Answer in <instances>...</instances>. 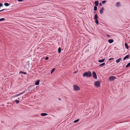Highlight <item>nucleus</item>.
<instances>
[{
	"label": "nucleus",
	"instance_id": "obj_23",
	"mask_svg": "<svg viewBox=\"0 0 130 130\" xmlns=\"http://www.w3.org/2000/svg\"><path fill=\"white\" fill-rule=\"evenodd\" d=\"M61 49L60 47H59L58 48V52L59 53H60L61 52Z\"/></svg>",
	"mask_w": 130,
	"mask_h": 130
},
{
	"label": "nucleus",
	"instance_id": "obj_32",
	"mask_svg": "<svg viewBox=\"0 0 130 130\" xmlns=\"http://www.w3.org/2000/svg\"><path fill=\"white\" fill-rule=\"evenodd\" d=\"M23 73L24 74H25V75H26V74L27 73L26 72H23Z\"/></svg>",
	"mask_w": 130,
	"mask_h": 130
},
{
	"label": "nucleus",
	"instance_id": "obj_16",
	"mask_svg": "<svg viewBox=\"0 0 130 130\" xmlns=\"http://www.w3.org/2000/svg\"><path fill=\"white\" fill-rule=\"evenodd\" d=\"M125 45L126 48L127 49H128V45H127V44L126 43H125Z\"/></svg>",
	"mask_w": 130,
	"mask_h": 130
},
{
	"label": "nucleus",
	"instance_id": "obj_10",
	"mask_svg": "<svg viewBox=\"0 0 130 130\" xmlns=\"http://www.w3.org/2000/svg\"><path fill=\"white\" fill-rule=\"evenodd\" d=\"M108 42L110 43H111L113 42V40L112 39H110L108 40Z\"/></svg>",
	"mask_w": 130,
	"mask_h": 130
},
{
	"label": "nucleus",
	"instance_id": "obj_42",
	"mask_svg": "<svg viewBox=\"0 0 130 130\" xmlns=\"http://www.w3.org/2000/svg\"><path fill=\"white\" fill-rule=\"evenodd\" d=\"M95 12H94V13H95Z\"/></svg>",
	"mask_w": 130,
	"mask_h": 130
},
{
	"label": "nucleus",
	"instance_id": "obj_37",
	"mask_svg": "<svg viewBox=\"0 0 130 130\" xmlns=\"http://www.w3.org/2000/svg\"><path fill=\"white\" fill-rule=\"evenodd\" d=\"M23 72L20 71V73H23Z\"/></svg>",
	"mask_w": 130,
	"mask_h": 130
},
{
	"label": "nucleus",
	"instance_id": "obj_39",
	"mask_svg": "<svg viewBox=\"0 0 130 130\" xmlns=\"http://www.w3.org/2000/svg\"><path fill=\"white\" fill-rule=\"evenodd\" d=\"M77 71H76V72H74L73 73L74 74V73H77Z\"/></svg>",
	"mask_w": 130,
	"mask_h": 130
},
{
	"label": "nucleus",
	"instance_id": "obj_4",
	"mask_svg": "<svg viewBox=\"0 0 130 130\" xmlns=\"http://www.w3.org/2000/svg\"><path fill=\"white\" fill-rule=\"evenodd\" d=\"M93 77L95 79H96L97 78V76L96 74L95 71H93L92 72V73Z\"/></svg>",
	"mask_w": 130,
	"mask_h": 130
},
{
	"label": "nucleus",
	"instance_id": "obj_28",
	"mask_svg": "<svg viewBox=\"0 0 130 130\" xmlns=\"http://www.w3.org/2000/svg\"><path fill=\"white\" fill-rule=\"evenodd\" d=\"M5 19L4 18H2L0 19V21L5 20Z\"/></svg>",
	"mask_w": 130,
	"mask_h": 130
},
{
	"label": "nucleus",
	"instance_id": "obj_18",
	"mask_svg": "<svg viewBox=\"0 0 130 130\" xmlns=\"http://www.w3.org/2000/svg\"><path fill=\"white\" fill-rule=\"evenodd\" d=\"M105 63H103L102 64H100V65H99V67H101V66L103 67L105 65Z\"/></svg>",
	"mask_w": 130,
	"mask_h": 130
},
{
	"label": "nucleus",
	"instance_id": "obj_19",
	"mask_svg": "<svg viewBox=\"0 0 130 130\" xmlns=\"http://www.w3.org/2000/svg\"><path fill=\"white\" fill-rule=\"evenodd\" d=\"M120 3L119 2H117L116 4V5L117 6L119 7L120 6Z\"/></svg>",
	"mask_w": 130,
	"mask_h": 130
},
{
	"label": "nucleus",
	"instance_id": "obj_2",
	"mask_svg": "<svg viewBox=\"0 0 130 130\" xmlns=\"http://www.w3.org/2000/svg\"><path fill=\"white\" fill-rule=\"evenodd\" d=\"M73 87L74 90L75 91H78L80 89L79 87L76 85H74Z\"/></svg>",
	"mask_w": 130,
	"mask_h": 130
},
{
	"label": "nucleus",
	"instance_id": "obj_7",
	"mask_svg": "<svg viewBox=\"0 0 130 130\" xmlns=\"http://www.w3.org/2000/svg\"><path fill=\"white\" fill-rule=\"evenodd\" d=\"M99 2L98 1H95L94 2V4L95 6H98L99 4Z\"/></svg>",
	"mask_w": 130,
	"mask_h": 130
},
{
	"label": "nucleus",
	"instance_id": "obj_5",
	"mask_svg": "<svg viewBox=\"0 0 130 130\" xmlns=\"http://www.w3.org/2000/svg\"><path fill=\"white\" fill-rule=\"evenodd\" d=\"M108 79L110 81H112L114 80L115 79V78L114 76H110L109 77Z\"/></svg>",
	"mask_w": 130,
	"mask_h": 130
},
{
	"label": "nucleus",
	"instance_id": "obj_30",
	"mask_svg": "<svg viewBox=\"0 0 130 130\" xmlns=\"http://www.w3.org/2000/svg\"><path fill=\"white\" fill-rule=\"evenodd\" d=\"M114 59V58H110L109 59V61H110V60H113Z\"/></svg>",
	"mask_w": 130,
	"mask_h": 130
},
{
	"label": "nucleus",
	"instance_id": "obj_9",
	"mask_svg": "<svg viewBox=\"0 0 130 130\" xmlns=\"http://www.w3.org/2000/svg\"><path fill=\"white\" fill-rule=\"evenodd\" d=\"M40 80H38L35 83V84L36 85H37L39 84V82H40Z\"/></svg>",
	"mask_w": 130,
	"mask_h": 130
},
{
	"label": "nucleus",
	"instance_id": "obj_25",
	"mask_svg": "<svg viewBox=\"0 0 130 130\" xmlns=\"http://www.w3.org/2000/svg\"><path fill=\"white\" fill-rule=\"evenodd\" d=\"M55 70V68H54V69H53L51 71V74H52L53 73V72Z\"/></svg>",
	"mask_w": 130,
	"mask_h": 130
},
{
	"label": "nucleus",
	"instance_id": "obj_38",
	"mask_svg": "<svg viewBox=\"0 0 130 130\" xmlns=\"http://www.w3.org/2000/svg\"><path fill=\"white\" fill-rule=\"evenodd\" d=\"M5 10V9H3V10H0V12L1 11H3V10Z\"/></svg>",
	"mask_w": 130,
	"mask_h": 130
},
{
	"label": "nucleus",
	"instance_id": "obj_26",
	"mask_svg": "<svg viewBox=\"0 0 130 130\" xmlns=\"http://www.w3.org/2000/svg\"><path fill=\"white\" fill-rule=\"evenodd\" d=\"M15 101L17 104H18L19 103V101L18 100H16Z\"/></svg>",
	"mask_w": 130,
	"mask_h": 130
},
{
	"label": "nucleus",
	"instance_id": "obj_20",
	"mask_svg": "<svg viewBox=\"0 0 130 130\" xmlns=\"http://www.w3.org/2000/svg\"><path fill=\"white\" fill-rule=\"evenodd\" d=\"M96 6H95L94 7V10L95 11H96L97 10V7Z\"/></svg>",
	"mask_w": 130,
	"mask_h": 130
},
{
	"label": "nucleus",
	"instance_id": "obj_1",
	"mask_svg": "<svg viewBox=\"0 0 130 130\" xmlns=\"http://www.w3.org/2000/svg\"><path fill=\"white\" fill-rule=\"evenodd\" d=\"M84 77L86 76L88 77H90L92 76V74L90 71H88L85 72L83 74Z\"/></svg>",
	"mask_w": 130,
	"mask_h": 130
},
{
	"label": "nucleus",
	"instance_id": "obj_6",
	"mask_svg": "<svg viewBox=\"0 0 130 130\" xmlns=\"http://www.w3.org/2000/svg\"><path fill=\"white\" fill-rule=\"evenodd\" d=\"M104 10V8L103 7H102L100 10V14H102L103 13Z\"/></svg>",
	"mask_w": 130,
	"mask_h": 130
},
{
	"label": "nucleus",
	"instance_id": "obj_8",
	"mask_svg": "<svg viewBox=\"0 0 130 130\" xmlns=\"http://www.w3.org/2000/svg\"><path fill=\"white\" fill-rule=\"evenodd\" d=\"M121 60V58H119V59H118L116 60V63H118Z\"/></svg>",
	"mask_w": 130,
	"mask_h": 130
},
{
	"label": "nucleus",
	"instance_id": "obj_35",
	"mask_svg": "<svg viewBox=\"0 0 130 130\" xmlns=\"http://www.w3.org/2000/svg\"><path fill=\"white\" fill-rule=\"evenodd\" d=\"M22 98H23V97H22V98H21V97H20V98H18V99H20H20H22Z\"/></svg>",
	"mask_w": 130,
	"mask_h": 130
},
{
	"label": "nucleus",
	"instance_id": "obj_24",
	"mask_svg": "<svg viewBox=\"0 0 130 130\" xmlns=\"http://www.w3.org/2000/svg\"><path fill=\"white\" fill-rule=\"evenodd\" d=\"M4 5L6 6H8L9 5V4L8 3H5L4 4Z\"/></svg>",
	"mask_w": 130,
	"mask_h": 130
},
{
	"label": "nucleus",
	"instance_id": "obj_14",
	"mask_svg": "<svg viewBox=\"0 0 130 130\" xmlns=\"http://www.w3.org/2000/svg\"><path fill=\"white\" fill-rule=\"evenodd\" d=\"M105 59H103L99 60L98 61V62H102L104 61Z\"/></svg>",
	"mask_w": 130,
	"mask_h": 130
},
{
	"label": "nucleus",
	"instance_id": "obj_29",
	"mask_svg": "<svg viewBox=\"0 0 130 130\" xmlns=\"http://www.w3.org/2000/svg\"><path fill=\"white\" fill-rule=\"evenodd\" d=\"M106 1H103L102 2L103 4H104L105 3H106Z\"/></svg>",
	"mask_w": 130,
	"mask_h": 130
},
{
	"label": "nucleus",
	"instance_id": "obj_40",
	"mask_svg": "<svg viewBox=\"0 0 130 130\" xmlns=\"http://www.w3.org/2000/svg\"><path fill=\"white\" fill-rule=\"evenodd\" d=\"M24 92H25V91H23V92H22L21 93H22V94H23V93H24Z\"/></svg>",
	"mask_w": 130,
	"mask_h": 130
},
{
	"label": "nucleus",
	"instance_id": "obj_34",
	"mask_svg": "<svg viewBox=\"0 0 130 130\" xmlns=\"http://www.w3.org/2000/svg\"><path fill=\"white\" fill-rule=\"evenodd\" d=\"M48 59V58L47 57H46V58H45V59L46 60H47Z\"/></svg>",
	"mask_w": 130,
	"mask_h": 130
},
{
	"label": "nucleus",
	"instance_id": "obj_17",
	"mask_svg": "<svg viewBox=\"0 0 130 130\" xmlns=\"http://www.w3.org/2000/svg\"><path fill=\"white\" fill-rule=\"evenodd\" d=\"M47 115V114L46 113H42L41 114V115L42 116H45Z\"/></svg>",
	"mask_w": 130,
	"mask_h": 130
},
{
	"label": "nucleus",
	"instance_id": "obj_31",
	"mask_svg": "<svg viewBox=\"0 0 130 130\" xmlns=\"http://www.w3.org/2000/svg\"><path fill=\"white\" fill-rule=\"evenodd\" d=\"M3 6V5L2 4L0 3V7L2 6Z\"/></svg>",
	"mask_w": 130,
	"mask_h": 130
},
{
	"label": "nucleus",
	"instance_id": "obj_13",
	"mask_svg": "<svg viewBox=\"0 0 130 130\" xmlns=\"http://www.w3.org/2000/svg\"><path fill=\"white\" fill-rule=\"evenodd\" d=\"M98 16L97 14H95L94 16V19L95 20L98 19Z\"/></svg>",
	"mask_w": 130,
	"mask_h": 130
},
{
	"label": "nucleus",
	"instance_id": "obj_41",
	"mask_svg": "<svg viewBox=\"0 0 130 130\" xmlns=\"http://www.w3.org/2000/svg\"><path fill=\"white\" fill-rule=\"evenodd\" d=\"M58 99H59V100H61V99H60V98H59Z\"/></svg>",
	"mask_w": 130,
	"mask_h": 130
},
{
	"label": "nucleus",
	"instance_id": "obj_12",
	"mask_svg": "<svg viewBox=\"0 0 130 130\" xmlns=\"http://www.w3.org/2000/svg\"><path fill=\"white\" fill-rule=\"evenodd\" d=\"M21 94H22V93H20V94H17L14 96H12V97L13 98H14L15 97H16V96H19V95Z\"/></svg>",
	"mask_w": 130,
	"mask_h": 130
},
{
	"label": "nucleus",
	"instance_id": "obj_33",
	"mask_svg": "<svg viewBox=\"0 0 130 130\" xmlns=\"http://www.w3.org/2000/svg\"><path fill=\"white\" fill-rule=\"evenodd\" d=\"M99 5L101 6H102V4L101 3H99Z\"/></svg>",
	"mask_w": 130,
	"mask_h": 130
},
{
	"label": "nucleus",
	"instance_id": "obj_22",
	"mask_svg": "<svg viewBox=\"0 0 130 130\" xmlns=\"http://www.w3.org/2000/svg\"><path fill=\"white\" fill-rule=\"evenodd\" d=\"M130 66V62L128 63L126 66V67L127 68L128 67H129Z\"/></svg>",
	"mask_w": 130,
	"mask_h": 130
},
{
	"label": "nucleus",
	"instance_id": "obj_3",
	"mask_svg": "<svg viewBox=\"0 0 130 130\" xmlns=\"http://www.w3.org/2000/svg\"><path fill=\"white\" fill-rule=\"evenodd\" d=\"M94 85L97 87H99L100 86V84L99 82L96 81L94 83Z\"/></svg>",
	"mask_w": 130,
	"mask_h": 130
},
{
	"label": "nucleus",
	"instance_id": "obj_36",
	"mask_svg": "<svg viewBox=\"0 0 130 130\" xmlns=\"http://www.w3.org/2000/svg\"><path fill=\"white\" fill-rule=\"evenodd\" d=\"M23 0H18V1L19 2H21L23 1Z\"/></svg>",
	"mask_w": 130,
	"mask_h": 130
},
{
	"label": "nucleus",
	"instance_id": "obj_15",
	"mask_svg": "<svg viewBox=\"0 0 130 130\" xmlns=\"http://www.w3.org/2000/svg\"><path fill=\"white\" fill-rule=\"evenodd\" d=\"M129 57V56L128 55H127L126 56L123 58V60H125L126 59L128 58Z\"/></svg>",
	"mask_w": 130,
	"mask_h": 130
},
{
	"label": "nucleus",
	"instance_id": "obj_27",
	"mask_svg": "<svg viewBox=\"0 0 130 130\" xmlns=\"http://www.w3.org/2000/svg\"><path fill=\"white\" fill-rule=\"evenodd\" d=\"M79 120V119H78L76 120H75L74 121V123L77 122Z\"/></svg>",
	"mask_w": 130,
	"mask_h": 130
},
{
	"label": "nucleus",
	"instance_id": "obj_11",
	"mask_svg": "<svg viewBox=\"0 0 130 130\" xmlns=\"http://www.w3.org/2000/svg\"><path fill=\"white\" fill-rule=\"evenodd\" d=\"M21 94H22V93H20V94H17L14 96H12V97L13 98H14L15 97H16V96H19V95Z\"/></svg>",
	"mask_w": 130,
	"mask_h": 130
},
{
	"label": "nucleus",
	"instance_id": "obj_21",
	"mask_svg": "<svg viewBox=\"0 0 130 130\" xmlns=\"http://www.w3.org/2000/svg\"><path fill=\"white\" fill-rule=\"evenodd\" d=\"M95 22L96 24H98L99 22L98 19L95 20Z\"/></svg>",
	"mask_w": 130,
	"mask_h": 130
}]
</instances>
